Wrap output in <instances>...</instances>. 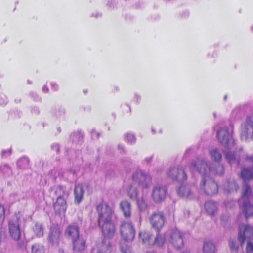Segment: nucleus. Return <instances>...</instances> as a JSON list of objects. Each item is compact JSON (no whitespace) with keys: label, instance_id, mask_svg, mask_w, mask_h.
Returning <instances> with one entry per match:
<instances>
[{"label":"nucleus","instance_id":"a18cd8bd","mask_svg":"<svg viewBox=\"0 0 253 253\" xmlns=\"http://www.w3.org/2000/svg\"><path fill=\"white\" fill-rule=\"evenodd\" d=\"M152 156L151 157H150L149 158H146L145 159V161L147 162V163H149L150 162H151L152 161Z\"/></svg>","mask_w":253,"mask_h":253},{"label":"nucleus","instance_id":"2f4dec72","mask_svg":"<svg viewBox=\"0 0 253 253\" xmlns=\"http://www.w3.org/2000/svg\"><path fill=\"white\" fill-rule=\"evenodd\" d=\"M165 242V238L162 234H158L155 238L154 244L158 247H162Z\"/></svg>","mask_w":253,"mask_h":253},{"label":"nucleus","instance_id":"f704fd0d","mask_svg":"<svg viewBox=\"0 0 253 253\" xmlns=\"http://www.w3.org/2000/svg\"><path fill=\"white\" fill-rule=\"evenodd\" d=\"M238 189V185L234 181H231L228 183L226 190L229 193H231L234 191H236Z\"/></svg>","mask_w":253,"mask_h":253},{"label":"nucleus","instance_id":"bb28decb","mask_svg":"<svg viewBox=\"0 0 253 253\" xmlns=\"http://www.w3.org/2000/svg\"><path fill=\"white\" fill-rule=\"evenodd\" d=\"M32 253H45L44 246L39 243H35L31 247Z\"/></svg>","mask_w":253,"mask_h":253},{"label":"nucleus","instance_id":"f8f14e48","mask_svg":"<svg viewBox=\"0 0 253 253\" xmlns=\"http://www.w3.org/2000/svg\"><path fill=\"white\" fill-rule=\"evenodd\" d=\"M167 189L164 186L157 185L154 186L151 192L153 201L157 204L162 203L166 197Z\"/></svg>","mask_w":253,"mask_h":253},{"label":"nucleus","instance_id":"4468645a","mask_svg":"<svg viewBox=\"0 0 253 253\" xmlns=\"http://www.w3.org/2000/svg\"><path fill=\"white\" fill-rule=\"evenodd\" d=\"M253 137V126L251 122H248L247 117L246 122L242 125L241 138L242 140L247 141Z\"/></svg>","mask_w":253,"mask_h":253},{"label":"nucleus","instance_id":"49530a36","mask_svg":"<svg viewBox=\"0 0 253 253\" xmlns=\"http://www.w3.org/2000/svg\"><path fill=\"white\" fill-rule=\"evenodd\" d=\"M227 97V95H226L224 96V100H226Z\"/></svg>","mask_w":253,"mask_h":253},{"label":"nucleus","instance_id":"58836bf2","mask_svg":"<svg viewBox=\"0 0 253 253\" xmlns=\"http://www.w3.org/2000/svg\"><path fill=\"white\" fill-rule=\"evenodd\" d=\"M121 251L122 253H131L130 247L126 244H123L121 245Z\"/></svg>","mask_w":253,"mask_h":253},{"label":"nucleus","instance_id":"0eeeda50","mask_svg":"<svg viewBox=\"0 0 253 253\" xmlns=\"http://www.w3.org/2000/svg\"><path fill=\"white\" fill-rule=\"evenodd\" d=\"M251 190L249 185H246L243 194V211L246 219L253 215V205L249 201V198L251 196Z\"/></svg>","mask_w":253,"mask_h":253},{"label":"nucleus","instance_id":"72a5a7b5","mask_svg":"<svg viewBox=\"0 0 253 253\" xmlns=\"http://www.w3.org/2000/svg\"><path fill=\"white\" fill-rule=\"evenodd\" d=\"M33 231L37 237H41L43 235V228L40 223H36L33 227Z\"/></svg>","mask_w":253,"mask_h":253},{"label":"nucleus","instance_id":"7ed1b4c3","mask_svg":"<svg viewBox=\"0 0 253 253\" xmlns=\"http://www.w3.org/2000/svg\"><path fill=\"white\" fill-rule=\"evenodd\" d=\"M233 126L232 124L229 127L221 128L217 132V137L219 142L225 148L230 149L234 143L232 137Z\"/></svg>","mask_w":253,"mask_h":253},{"label":"nucleus","instance_id":"37998d69","mask_svg":"<svg viewBox=\"0 0 253 253\" xmlns=\"http://www.w3.org/2000/svg\"><path fill=\"white\" fill-rule=\"evenodd\" d=\"M118 149H121L122 151L120 152V153L122 152L123 153H125V150L124 149V147L121 144H119L118 145Z\"/></svg>","mask_w":253,"mask_h":253},{"label":"nucleus","instance_id":"f257e3e1","mask_svg":"<svg viewBox=\"0 0 253 253\" xmlns=\"http://www.w3.org/2000/svg\"><path fill=\"white\" fill-rule=\"evenodd\" d=\"M98 213V223L102 233L106 238H112L115 234V227L112 221L113 212L107 205L99 204L97 206Z\"/></svg>","mask_w":253,"mask_h":253},{"label":"nucleus","instance_id":"6e6552de","mask_svg":"<svg viewBox=\"0 0 253 253\" xmlns=\"http://www.w3.org/2000/svg\"><path fill=\"white\" fill-rule=\"evenodd\" d=\"M167 176L172 180L182 182L187 179V175L181 167H171L167 171Z\"/></svg>","mask_w":253,"mask_h":253},{"label":"nucleus","instance_id":"a211bd4d","mask_svg":"<svg viewBox=\"0 0 253 253\" xmlns=\"http://www.w3.org/2000/svg\"><path fill=\"white\" fill-rule=\"evenodd\" d=\"M75 203L79 204L82 200L84 190L82 184H76L74 188Z\"/></svg>","mask_w":253,"mask_h":253},{"label":"nucleus","instance_id":"20e7f679","mask_svg":"<svg viewBox=\"0 0 253 253\" xmlns=\"http://www.w3.org/2000/svg\"><path fill=\"white\" fill-rule=\"evenodd\" d=\"M190 169L192 171H197L202 175V177L209 175L211 171L210 163L203 158L198 157L191 161Z\"/></svg>","mask_w":253,"mask_h":253},{"label":"nucleus","instance_id":"9b49d317","mask_svg":"<svg viewBox=\"0 0 253 253\" xmlns=\"http://www.w3.org/2000/svg\"><path fill=\"white\" fill-rule=\"evenodd\" d=\"M149 220L152 226L158 231L163 228L166 222L163 212L159 211L153 212Z\"/></svg>","mask_w":253,"mask_h":253},{"label":"nucleus","instance_id":"423d86ee","mask_svg":"<svg viewBox=\"0 0 253 253\" xmlns=\"http://www.w3.org/2000/svg\"><path fill=\"white\" fill-rule=\"evenodd\" d=\"M132 179L134 184L145 189L150 186L152 181L151 176L140 169H138L133 173Z\"/></svg>","mask_w":253,"mask_h":253},{"label":"nucleus","instance_id":"09e8293b","mask_svg":"<svg viewBox=\"0 0 253 253\" xmlns=\"http://www.w3.org/2000/svg\"><path fill=\"white\" fill-rule=\"evenodd\" d=\"M190 253L189 251H185V252H183V253Z\"/></svg>","mask_w":253,"mask_h":253},{"label":"nucleus","instance_id":"603ef678","mask_svg":"<svg viewBox=\"0 0 253 253\" xmlns=\"http://www.w3.org/2000/svg\"><path fill=\"white\" fill-rule=\"evenodd\" d=\"M252 30H253V26L252 27Z\"/></svg>","mask_w":253,"mask_h":253},{"label":"nucleus","instance_id":"7c9ffc66","mask_svg":"<svg viewBox=\"0 0 253 253\" xmlns=\"http://www.w3.org/2000/svg\"><path fill=\"white\" fill-rule=\"evenodd\" d=\"M139 236L143 243H146L151 239L152 234L149 232L143 231L139 233Z\"/></svg>","mask_w":253,"mask_h":253},{"label":"nucleus","instance_id":"39448f33","mask_svg":"<svg viewBox=\"0 0 253 253\" xmlns=\"http://www.w3.org/2000/svg\"><path fill=\"white\" fill-rule=\"evenodd\" d=\"M199 186L200 189L208 195L212 196L218 191L217 184L209 175L202 177Z\"/></svg>","mask_w":253,"mask_h":253},{"label":"nucleus","instance_id":"473e14b6","mask_svg":"<svg viewBox=\"0 0 253 253\" xmlns=\"http://www.w3.org/2000/svg\"><path fill=\"white\" fill-rule=\"evenodd\" d=\"M138 193V190L133 186L129 185L128 188V194L131 199L135 198Z\"/></svg>","mask_w":253,"mask_h":253},{"label":"nucleus","instance_id":"cd10ccee","mask_svg":"<svg viewBox=\"0 0 253 253\" xmlns=\"http://www.w3.org/2000/svg\"><path fill=\"white\" fill-rule=\"evenodd\" d=\"M137 206L139 211L141 213L144 212L146 211L148 207V204L147 201L143 198L138 199Z\"/></svg>","mask_w":253,"mask_h":253},{"label":"nucleus","instance_id":"f03ea898","mask_svg":"<svg viewBox=\"0 0 253 253\" xmlns=\"http://www.w3.org/2000/svg\"><path fill=\"white\" fill-rule=\"evenodd\" d=\"M23 215L18 212L8 222V230L11 237L15 240H18L21 236L20 227L24 221Z\"/></svg>","mask_w":253,"mask_h":253},{"label":"nucleus","instance_id":"c85d7f7f","mask_svg":"<svg viewBox=\"0 0 253 253\" xmlns=\"http://www.w3.org/2000/svg\"><path fill=\"white\" fill-rule=\"evenodd\" d=\"M211 159L215 161H219L221 159L222 155L217 149H213L210 151Z\"/></svg>","mask_w":253,"mask_h":253},{"label":"nucleus","instance_id":"a19ab883","mask_svg":"<svg viewBox=\"0 0 253 253\" xmlns=\"http://www.w3.org/2000/svg\"><path fill=\"white\" fill-rule=\"evenodd\" d=\"M220 219H221V222H222V224H225L226 223V222L228 220V218L227 216H225V215H222L221 218H220Z\"/></svg>","mask_w":253,"mask_h":253},{"label":"nucleus","instance_id":"1a4fd4ad","mask_svg":"<svg viewBox=\"0 0 253 253\" xmlns=\"http://www.w3.org/2000/svg\"><path fill=\"white\" fill-rule=\"evenodd\" d=\"M120 234L126 241H132L135 237V231L131 223L122 222L120 226Z\"/></svg>","mask_w":253,"mask_h":253},{"label":"nucleus","instance_id":"ea45409f","mask_svg":"<svg viewBox=\"0 0 253 253\" xmlns=\"http://www.w3.org/2000/svg\"><path fill=\"white\" fill-rule=\"evenodd\" d=\"M91 135L93 138H98L100 136V133L96 132L95 130L93 129L91 132Z\"/></svg>","mask_w":253,"mask_h":253},{"label":"nucleus","instance_id":"e433bc0d","mask_svg":"<svg viewBox=\"0 0 253 253\" xmlns=\"http://www.w3.org/2000/svg\"><path fill=\"white\" fill-rule=\"evenodd\" d=\"M229 246L230 250L232 251L237 252L239 249V245L236 242L233 240H230L229 241Z\"/></svg>","mask_w":253,"mask_h":253},{"label":"nucleus","instance_id":"5701e85b","mask_svg":"<svg viewBox=\"0 0 253 253\" xmlns=\"http://www.w3.org/2000/svg\"><path fill=\"white\" fill-rule=\"evenodd\" d=\"M73 249L76 252H82L84 250L85 242L80 240L79 239L72 242Z\"/></svg>","mask_w":253,"mask_h":253},{"label":"nucleus","instance_id":"dca6fc26","mask_svg":"<svg viewBox=\"0 0 253 253\" xmlns=\"http://www.w3.org/2000/svg\"><path fill=\"white\" fill-rule=\"evenodd\" d=\"M120 208L126 218H128L131 215V205L127 200L122 201L119 204Z\"/></svg>","mask_w":253,"mask_h":253},{"label":"nucleus","instance_id":"9d476101","mask_svg":"<svg viewBox=\"0 0 253 253\" xmlns=\"http://www.w3.org/2000/svg\"><path fill=\"white\" fill-rule=\"evenodd\" d=\"M168 240L177 249L183 246L184 242L182 233L177 229L170 230L168 233Z\"/></svg>","mask_w":253,"mask_h":253},{"label":"nucleus","instance_id":"6ab92c4d","mask_svg":"<svg viewBox=\"0 0 253 253\" xmlns=\"http://www.w3.org/2000/svg\"><path fill=\"white\" fill-rule=\"evenodd\" d=\"M66 233L71 238L72 242L79 238V228L77 225H70L66 231Z\"/></svg>","mask_w":253,"mask_h":253},{"label":"nucleus","instance_id":"c03bdc74","mask_svg":"<svg viewBox=\"0 0 253 253\" xmlns=\"http://www.w3.org/2000/svg\"><path fill=\"white\" fill-rule=\"evenodd\" d=\"M114 174H115V172L114 171V170H110L109 171H108L107 173V175H110V176H114Z\"/></svg>","mask_w":253,"mask_h":253},{"label":"nucleus","instance_id":"4be33fe9","mask_svg":"<svg viewBox=\"0 0 253 253\" xmlns=\"http://www.w3.org/2000/svg\"><path fill=\"white\" fill-rule=\"evenodd\" d=\"M204 253H216L215 245L211 241H206L203 247Z\"/></svg>","mask_w":253,"mask_h":253},{"label":"nucleus","instance_id":"a878e982","mask_svg":"<svg viewBox=\"0 0 253 253\" xmlns=\"http://www.w3.org/2000/svg\"><path fill=\"white\" fill-rule=\"evenodd\" d=\"M54 208L56 212L60 213L63 211V198L59 197L57 198L54 205Z\"/></svg>","mask_w":253,"mask_h":253},{"label":"nucleus","instance_id":"c9c22d12","mask_svg":"<svg viewBox=\"0 0 253 253\" xmlns=\"http://www.w3.org/2000/svg\"><path fill=\"white\" fill-rule=\"evenodd\" d=\"M125 141L131 144L136 141V138L133 134L128 133L125 135Z\"/></svg>","mask_w":253,"mask_h":253},{"label":"nucleus","instance_id":"aec40b11","mask_svg":"<svg viewBox=\"0 0 253 253\" xmlns=\"http://www.w3.org/2000/svg\"><path fill=\"white\" fill-rule=\"evenodd\" d=\"M205 208L207 213L211 216L217 211L216 203L213 201H208L205 203Z\"/></svg>","mask_w":253,"mask_h":253},{"label":"nucleus","instance_id":"4c0bfd02","mask_svg":"<svg viewBox=\"0 0 253 253\" xmlns=\"http://www.w3.org/2000/svg\"><path fill=\"white\" fill-rule=\"evenodd\" d=\"M5 218V209L0 205V226H1Z\"/></svg>","mask_w":253,"mask_h":253},{"label":"nucleus","instance_id":"2eb2a0df","mask_svg":"<svg viewBox=\"0 0 253 253\" xmlns=\"http://www.w3.org/2000/svg\"><path fill=\"white\" fill-rule=\"evenodd\" d=\"M84 133L81 130L73 132L70 136V140L76 146L81 145L84 142Z\"/></svg>","mask_w":253,"mask_h":253},{"label":"nucleus","instance_id":"ddd939ff","mask_svg":"<svg viewBox=\"0 0 253 253\" xmlns=\"http://www.w3.org/2000/svg\"><path fill=\"white\" fill-rule=\"evenodd\" d=\"M195 186L192 184L182 185L177 190L178 195L186 199L195 198Z\"/></svg>","mask_w":253,"mask_h":253},{"label":"nucleus","instance_id":"f3484780","mask_svg":"<svg viewBox=\"0 0 253 253\" xmlns=\"http://www.w3.org/2000/svg\"><path fill=\"white\" fill-rule=\"evenodd\" d=\"M111 248L110 242L106 239H103L101 242L97 245V253H110Z\"/></svg>","mask_w":253,"mask_h":253},{"label":"nucleus","instance_id":"79ce46f5","mask_svg":"<svg viewBox=\"0 0 253 253\" xmlns=\"http://www.w3.org/2000/svg\"><path fill=\"white\" fill-rule=\"evenodd\" d=\"M248 118V122H251L253 126V114L251 116L247 117Z\"/></svg>","mask_w":253,"mask_h":253},{"label":"nucleus","instance_id":"de8ad7c7","mask_svg":"<svg viewBox=\"0 0 253 253\" xmlns=\"http://www.w3.org/2000/svg\"><path fill=\"white\" fill-rule=\"evenodd\" d=\"M146 253H155L154 252H147Z\"/></svg>","mask_w":253,"mask_h":253},{"label":"nucleus","instance_id":"8fccbe9b","mask_svg":"<svg viewBox=\"0 0 253 253\" xmlns=\"http://www.w3.org/2000/svg\"><path fill=\"white\" fill-rule=\"evenodd\" d=\"M152 131L153 133H155V131L154 130L153 128H152Z\"/></svg>","mask_w":253,"mask_h":253},{"label":"nucleus","instance_id":"3c124183","mask_svg":"<svg viewBox=\"0 0 253 253\" xmlns=\"http://www.w3.org/2000/svg\"><path fill=\"white\" fill-rule=\"evenodd\" d=\"M84 93H86L87 91L84 90Z\"/></svg>","mask_w":253,"mask_h":253},{"label":"nucleus","instance_id":"393cba45","mask_svg":"<svg viewBox=\"0 0 253 253\" xmlns=\"http://www.w3.org/2000/svg\"><path fill=\"white\" fill-rule=\"evenodd\" d=\"M211 171L214 174L221 175L224 173V167L222 165L218 164L213 168H211Z\"/></svg>","mask_w":253,"mask_h":253},{"label":"nucleus","instance_id":"b1692460","mask_svg":"<svg viewBox=\"0 0 253 253\" xmlns=\"http://www.w3.org/2000/svg\"><path fill=\"white\" fill-rule=\"evenodd\" d=\"M241 177L245 180L253 179V172L250 169L244 168L242 169Z\"/></svg>","mask_w":253,"mask_h":253},{"label":"nucleus","instance_id":"c756f323","mask_svg":"<svg viewBox=\"0 0 253 253\" xmlns=\"http://www.w3.org/2000/svg\"><path fill=\"white\" fill-rule=\"evenodd\" d=\"M226 158L228 163L230 164L236 163L237 165L239 164V160L237 159L235 157V155L234 153L228 152L226 153Z\"/></svg>","mask_w":253,"mask_h":253},{"label":"nucleus","instance_id":"412c9836","mask_svg":"<svg viewBox=\"0 0 253 253\" xmlns=\"http://www.w3.org/2000/svg\"><path fill=\"white\" fill-rule=\"evenodd\" d=\"M60 232L58 228H53L49 235V241L52 245L56 246L59 243Z\"/></svg>","mask_w":253,"mask_h":253}]
</instances>
